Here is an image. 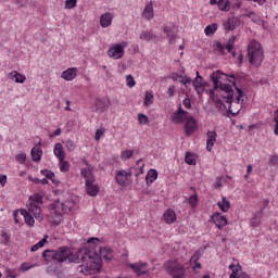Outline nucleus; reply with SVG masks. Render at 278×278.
<instances>
[{
    "instance_id": "obj_6",
    "label": "nucleus",
    "mask_w": 278,
    "mask_h": 278,
    "mask_svg": "<svg viewBox=\"0 0 278 278\" xmlns=\"http://www.w3.org/2000/svg\"><path fill=\"white\" fill-rule=\"evenodd\" d=\"M134 173L131 169L125 170V169H119L115 174V181L118 186H122V188H125L127 186V179L131 177Z\"/></svg>"
},
{
    "instance_id": "obj_19",
    "label": "nucleus",
    "mask_w": 278,
    "mask_h": 278,
    "mask_svg": "<svg viewBox=\"0 0 278 278\" xmlns=\"http://www.w3.org/2000/svg\"><path fill=\"white\" fill-rule=\"evenodd\" d=\"M53 153L58 157L59 162H64L66 159V153L64 152V146L62 143H55Z\"/></svg>"
},
{
    "instance_id": "obj_64",
    "label": "nucleus",
    "mask_w": 278,
    "mask_h": 278,
    "mask_svg": "<svg viewBox=\"0 0 278 278\" xmlns=\"http://www.w3.org/2000/svg\"><path fill=\"white\" fill-rule=\"evenodd\" d=\"M5 273H7V277H9V278H16L17 277L16 274H10V268H5Z\"/></svg>"
},
{
    "instance_id": "obj_43",
    "label": "nucleus",
    "mask_w": 278,
    "mask_h": 278,
    "mask_svg": "<svg viewBox=\"0 0 278 278\" xmlns=\"http://www.w3.org/2000/svg\"><path fill=\"white\" fill-rule=\"evenodd\" d=\"M134 157V151L132 150H126L122 152L121 160L123 162H126V160H131Z\"/></svg>"
},
{
    "instance_id": "obj_37",
    "label": "nucleus",
    "mask_w": 278,
    "mask_h": 278,
    "mask_svg": "<svg viewBox=\"0 0 278 278\" xmlns=\"http://www.w3.org/2000/svg\"><path fill=\"white\" fill-rule=\"evenodd\" d=\"M140 40H157V36L155 34H153V31L149 30V31H143L140 35Z\"/></svg>"
},
{
    "instance_id": "obj_52",
    "label": "nucleus",
    "mask_w": 278,
    "mask_h": 278,
    "mask_svg": "<svg viewBox=\"0 0 278 278\" xmlns=\"http://www.w3.org/2000/svg\"><path fill=\"white\" fill-rule=\"evenodd\" d=\"M199 260H201V252L200 251H195L193 253V255L190 258L191 264H197V262H199Z\"/></svg>"
},
{
    "instance_id": "obj_21",
    "label": "nucleus",
    "mask_w": 278,
    "mask_h": 278,
    "mask_svg": "<svg viewBox=\"0 0 278 278\" xmlns=\"http://www.w3.org/2000/svg\"><path fill=\"white\" fill-rule=\"evenodd\" d=\"M114 18V16H112L111 12H106L104 14H102L100 16V25L101 27L105 28V27H110V25H112V20Z\"/></svg>"
},
{
    "instance_id": "obj_59",
    "label": "nucleus",
    "mask_w": 278,
    "mask_h": 278,
    "mask_svg": "<svg viewBox=\"0 0 278 278\" xmlns=\"http://www.w3.org/2000/svg\"><path fill=\"white\" fill-rule=\"evenodd\" d=\"M1 237L3 238V243L4 244H8V242H10V235H8V232H5V231H3L2 233H1Z\"/></svg>"
},
{
    "instance_id": "obj_46",
    "label": "nucleus",
    "mask_w": 278,
    "mask_h": 278,
    "mask_svg": "<svg viewBox=\"0 0 278 278\" xmlns=\"http://www.w3.org/2000/svg\"><path fill=\"white\" fill-rule=\"evenodd\" d=\"M153 99H154V96L151 92L147 91L143 104L144 105H153Z\"/></svg>"
},
{
    "instance_id": "obj_12",
    "label": "nucleus",
    "mask_w": 278,
    "mask_h": 278,
    "mask_svg": "<svg viewBox=\"0 0 278 278\" xmlns=\"http://www.w3.org/2000/svg\"><path fill=\"white\" fill-rule=\"evenodd\" d=\"M81 163L85 164V166H87V168H83L80 170V174L84 176L85 184H86V182L91 181L92 179H94V175L92 174V165H90V162H88V160L83 159Z\"/></svg>"
},
{
    "instance_id": "obj_44",
    "label": "nucleus",
    "mask_w": 278,
    "mask_h": 278,
    "mask_svg": "<svg viewBox=\"0 0 278 278\" xmlns=\"http://www.w3.org/2000/svg\"><path fill=\"white\" fill-rule=\"evenodd\" d=\"M24 220L28 225V227H34V225H36V219H34V215H31V213H28L24 217Z\"/></svg>"
},
{
    "instance_id": "obj_48",
    "label": "nucleus",
    "mask_w": 278,
    "mask_h": 278,
    "mask_svg": "<svg viewBox=\"0 0 278 278\" xmlns=\"http://www.w3.org/2000/svg\"><path fill=\"white\" fill-rule=\"evenodd\" d=\"M74 8H77V0L65 1V10H73Z\"/></svg>"
},
{
    "instance_id": "obj_10",
    "label": "nucleus",
    "mask_w": 278,
    "mask_h": 278,
    "mask_svg": "<svg viewBox=\"0 0 278 278\" xmlns=\"http://www.w3.org/2000/svg\"><path fill=\"white\" fill-rule=\"evenodd\" d=\"M129 267L135 273V275H137V277H142V275H147V273H149V263H131Z\"/></svg>"
},
{
    "instance_id": "obj_24",
    "label": "nucleus",
    "mask_w": 278,
    "mask_h": 278,
    "mask_svg": "<svg viewBox=\"0 0 278 278\" xmlns=\"http://www.w3.org/2000/svg\"><path fill=\"white\" fill-rule=\"evenodd\" d=\"M163 31L166 34L169 42L177 40V28L176 27L165 26Z\"/></svg>"
},
{
    "instance_id": "obj_30",
    "label": "nucleus",
    "mask_w": 278,
    "mask_h": 278,
    "mask_svg": "<svg viewBox=\"0 0 278 278\" xmlns=\"http://www.w3.org/2000/svg\"><path fill=\"white\" fill-rule=\"evenodd\" d=\"M30 157L33 162H40L42 160V149L40 148H33L30 151Z\"/></svg>"
},
{
    "instance_id": "obj_27",
    "label": "nucleus",
    "mask_w": 278,
    "mask_h": 278,
    "mask_svg": "<svg viewBox=\"0 0 278 278\" xmlns=\"http://www.w3.org/2000/svg\"><path fill=\"white\" fill-rule=\"evenodd\" d=\"M10 79H14L15 84H25L27 77L16 71H13L9 74Z\"/></svg>"
},
{
    "instance_id": "obj_33",
    "label": "nucleus",
    "mask_w": 278,
    "mask_h": 278,
    "mask_svg": "<svg viewBox=\"0 0 278 278\" xmlns=\"http://www.w3.org/2000/svg\"><path fill=\"white\" fill-rule=\"evenodd\" d=\"M155 179H157V169H150L146 176L147 185L151 186Z\"/></svg>"
},
{
    "instance_id": "obj_58",
    "label": "nucleus",
    "mask_w": 278,
    "mask_h": 278,
    "mask_svg": "<svg viewBox=\"0 0 278 278\" xmlns=\"http://www.w3.org/2000/svg\"><path fill=\"white\" fill-rule=\"evenodd\" d=\"M62 134V128H58L52 134L49 135V138H55Z\"/></svg>"
},
{
    "instance_id": "obj_61",
    "label": "nucleus",
    "mask_w": 278,
    "mask_h": 278,
    "mask_svg": "<svg viewBox=\"0 0 278 278\" xmlns=\"http://www.w3.org/2000/svg\"><path fill=\"white\" fill-rule=\"evenodd\" d=\"M172 277L173 278H185L186 271H179V273L173 274Z\"/></svg>"
},
{
    "instance_id": "obj_57",
    "label": "nucleus",
    "mask_w": 278,
    "mask_h": 278,
    "mask_svg": "<svg viewBox=\"0 0 278 278\" xmlns=\"http://www.w3.org/2000/svg\"><path fill=\"white\" fill-rule=\"evenodd\" d=\"M215 104H216V110L217 112H220V110H223V108H225V102H223L222 99H217L215 101Z\"/></svg>"
},
{
    "instance_id": "obj_29",
    "label": "nucleus",
    "mask_w": 278,
    "mask_h": 278,
    "mask_svg": "<svg viewBox=\"0 0 278 278\" xmlns=\"http://www.w3.org/2000/svg\"><path fill=\"white\" fill-rule=\"evenodd\" d=\"M28 212H30V214H33V216H35L36 220H42V208L41 206H33L29 205L28 206Z\"/></svg>"
},
{
    "instance_id": "obj_15",
    "label": "nucleus",
    "mask_w": 278,
    "mask_h": 278,
    "mask_svg": "<svg viewBox=\"0 0 278 278\" xmlns=\"http://www.w3.org/2000/svg\"><path fill=\"white\" fill-rule=\"evenodd\" d=\"M210 5H217L222 12H229L231 10V2L229 0H210Z\"/></svg>"
},
{
    "instance_id": "obj_20",
    "label": "nucleus",
    "mask_w": 278,
    "mask_h": 278,
    "mask_svg": "<svg viewBox=\"0 0 278 278\" xmlns=\"http://www.w3.org/2000/svg\"><path fill=\"white\" fill-rule=\"evenodd\" d=\"M110 108V101H105L103 99H97L96 100V112L99 114H103V112H108V109Z\"/></svg>"
},
{
    "instance_id": "obj_11",
    "label": "nucleus",
    "mask_w": 278,
    "mask_h": 278,
    "mask_svg": "<svg viewBox=\"0 0 278 278\" xmlns=\"http://www.w3.org/2000/svg\"><path fill=\"white\" fill-rule=\"evenodd\" d=\"M199 129V122L192 116H189L185 124V134L187 137L192 136Z\"/></svg>"
},
{
    "instance_id": "obj_42",
    "label": "nucleus",
    "mask_w": 278,
    "mask_h": 278,
    "mask_svg": "<svg viewBox=\"0 0 278 278\" xmlns=\"http://www.w3.org/2000/svg\"><path fill=\"white\" fill-rule=\"evenodd\" d=\"M63 143H65V149H67L71 152L75 151L77 146L75 144V141L73 139H67Z\"/></svg>"
},
{
    "instance_id": "obj_50",
    "label": "nucleus",
    "mask_w": 278,
    "mask_h": 278,
    "mask_svg": "<svg viewBox=\"0 0 278 278\" xmlns=\"http://www.w3.org/2000/svg\"><path fill=\"white\" fill-rule=\"evenodd\" d=\"M274 122H275L274 134L275 136H278V109L274 112Z\"/></svg>"
},
{
    "instance_id": "obj_28",
    "label": "nucleus",
    "mask_w": 278,
    "mask_h": 278,
    "mask_svg": "<svg viewBox=\"0 0 278 278\" xmlns=\"http://www.w3.org/2000/svg\"><path fill=\"white\" fill-rule=\"evenodd\" d=\"M100 257H103V260H106L108 262L112 261V248H99Z\"/></svg>"
},
{
    "instance_id": "obj_49",
    "label": "nucleus",
    "mask_w": 278,
    "mask_h": 278,
    "mask_svg": "<svg viewBox=\"0 0 278 278\" xmlns=\"http://www.w3.org/2000/svg\"><path fill=\"white\" fill-rule=\"evenodd\" d=\"M60 164H62V165L60 166L61 173H68V170H70V168H71V164L68 163V161L60 162Z\"/></svg>"
},
{
    "instance_id": "obj_17",
    "label": "nucleus",
    "mask_w": 278,
    "mask_h": 278,
    "mask_svg": "<svg viewBox=\"0 0 278 278\" xmlns=\"http://www.w3.org/2000/svg\"><path fill=\"white\" fill-rule=\"evenodd\" d=\"M224 29L226 31H233L236 27H239L240 25V18L238 17H230L226 22H224Z\"/></svg>"
},
{
    "instance_id": "obj_41",
    "label": "nucleus",
    "mask_w": 278,
    "mask_h": 278,
    "mask_svg": "<svg viewBox=\"0 0 278 278\" xmlns=\"http://www.w3.org/2000/svg\"><path fill=\"white\" fill-rule=\"evenodd\" d=\"M188 203L191 205L192 210H197V205H199V197L197 193L189 197Z\"/></svg>"
},
{
    "instance_id": "obj_3",
    "label": "nucleus",
    "mask_w": 278,
    "mask_h": 278,
    "mask_svg": "<svg viewBox=\"0 0 278 278\" xmlns=\"http://www.w3.org/2000/svg\"><path fill=\"white\" fill-rule=\"evenodd\" d=\"M248 58L252 66H255L256 68L262 66V62H264V49H262L260 42L253 40L248 45Z\"/></svg>"
},
{
    "instance_id": "obj_26",
    "label": "nucleus",
    "mask_w": 278,
    "mask_h": 278,
    "mask_svg": "<svg viewBox=\"0 0 278 278\" xmlns=\"http://www.w3.org/2000/svg\"><path fill=\"white\" fill-rule=\"evenodd\" d=\"M142 16H143V18H147L148 21H153L154 16H155L153 14V2H150L144 7Z\"/></svg>"
},
{
    "instance_id": "obj_62",
    "label": "nucleus",
    "mask_w": 278,
    "mask_h": 278,
    "mask_svg": "<svg viewBox=\"0 0 278 278\" xmlns=\"http://www.w3.org/2000/svg\"><path fill=\"white\" fill-rule=\"evenodd\" d=\"M169 97H175V86H170L167 90Z\"/></svg>"
},
{
    "instance_id": "obj_55",
    "label": "nucleus",
    "mask_w": 278,
    "mask_h": 278,
    "mask_svg": "<svg viewBox=\"0 0 278 278\" xmlns=\"http://www.w3.org/2000/svg\"><path fill=\"white\" fill-rule=\"evenodd\" d=\"M105 134V128H98L96 130L94 140H101V136Z\"/></svg>"
},
{
    "instance_id": "obj_60",
    "label": "nucleus",
    "mask_w": 278,
    "mask_h": 278,
    "mask_svg": "<svg viewBox=\"0 0 278 278\" xmlns=\"http://www.w3.org/2000/svg\"><path fill=\"white\" fill-rule=\"evenodd\" d=\"M8 184V176L0 174V185L5 186Z\"/></svg>"
},
{
    "instance_id": "obj_35",
    "label": "nucleus",
    "mask_w": 278,
    "mask_h": 278,
    "mask_svg": "<svg viewBox=\"0 0 278 278\" xmlns=\"http://www.w3.org/2000/svg\"><path fill=\"white\" fill-rule=\"evenodd\" d=\"M216 31H218V24L216 23L207 25L204 29L205 36H214Z\"/></svg>"
},
{
    "instance_id": "obj_22",
    "label": "nucleus",
    "mask_w": 278,
    "mask_h": 278,
    "mask_svg": "<svg viewBox=\"0 0 278 278\" xmlns=\"http://www.w3.org/2000/svg\"><path fill=\"white\" fill-rule=\"evenodd\" d=\"M45 197L40 193H35L29 197V205L42 207Z\"/></svg>"
},
{
    "instance_id": "obj_8",
    "label": "nucleus",
    "mask_w": 278,
    "mask_h": 278,
    "mask_svg": "<svg viewBox=\"0 0 278 278\" xmlns=\"http://www.w3.org/2000/svg\"><path fill=\"white\" fill-rule=\"evenodd\" d=\"M170 121L176 125L185 123V121H188V111L184 110L181 104H178V110L172 114Z\"/></svg>"
},
{
    "instance_id": "obj_53",
    "label": "nucleus",
    "mask_w": 278,
    "mask_h": 278,
    "mask_svg": "<svg viewBox=\"0 0 278 278\" xmlns=\"http://www.w3.org/2000/svg\"><path fill=\"white\" fill-rule=\"evenodd\" d=\"M197 77L193 79V86H201L203 83V76L199 75V72L195 73Z\"/></svg>"
},
{
    "instance_id": "obj_39",
    "label": "nucleus",
    "mask_w": 278,
    "mask_h": 278,
    "mask_svg": "<svg viewBox=\"0 0 278 278\" xmlns=\"http://www.w3.org/2000/svg\"><path fill=\"white\" fill-rule=\"evenodd\" d=\"M185 162L186 164H189V166L197 165V159L194 157V154H192V152H186Z\"/></svg>"
},
{
    "instance_id": "obj_23",
    "label": "nucleus",
    "mask_w": 278,
    "mask_h": 278,
    "mask_svg": "<svg viewBox=\"0 0 278 278\" xmlns=\"http://www.w3.org/2000/svg\"><path fill=\"white\" fill-rule=\"evenodd\" d=\"M163 218L165 223H167V225H173V223L177 220V214L175 213V211L168 208L165 211Z\"/></svg>"
},
{
    "instance_id": "obj_25",
    "label": "nucleus",
    "mask_w": 278,
    "mask_h": 278,
    "mask_svg": "<svg viewBox=\"0 0 278 278\" xmlns=\"http://www.w3.org/2000/svg\"><path fill=\"white\" fill-rule=\"evenodd\" d=\"M206 136V150L212 151V149H214V142H216V131L208 130Z\"/></svg>"
},
{
    "instance_id": "obj_63",
    "label": "nucleus",
    "mask_w": 278,
    "mask_h": 278,
    "mask_svg": "<svg viewBox=\"0 0 278 278\" xmlns=\"http://www.w3.org/2000/svg\"><path fill=\"white\" fill-rule=\"evenodd\" d=\"M240 269H241V268H239V269H233L229 278H237V277H239V276H238V273L240 271Z\"/></svg>"
},
{
    "instance_id": "obj_13",
    "label": "nucleus",
    "mask_w": 278,
    "mask_h": 278,
    "mask_svg": "<svg viewBox=\"0 0 278 278\" xmlns=\"http://www.w3.org/2000/svg\"><path fill=\"white\" fill-rule=\"evenodd\" d=\"M211 220H212V223H214V225H216V227L218 229H223V227H226V225L228 223L227 217L219 212L214 213L211 216Z\"/></svg>"
},
{
    "instance_id": "obj_5",
    "label": "nucleus",
    "mask_w": 278,
    "mask_h": 278,
    "mask_svg": "<svg viewBox=\"0 0 278 278\" xmlns=\"http://www.w3.org/2000/svg\"><path fill=\"white\" fill-rule=\"evenodd\" d=\"M229 84H231L235 88L236 91H233V101L231 103H229V108H228V114H231L232 116H238V114H240V108H242V104L244 103V91L242 90V88L238 87V85L236 84V80H229ZM241 103V104H240ZM233 105H240V108L237 109H231L233 108Z\"/></svg>"
},
{
    "instance_id": "obj_18",
    "label": "nucleus",
    "mask_w": 278,
    "mask_h": 278,
    "mask_svg": "<svg viewBox=\"0 0 278 278\" xmlns=\"http://www.w3.org/2000/svg\"><path fill=\"white\" fill-rule=\"evenodd\" d=\"M61 77L65 79V81H73L75 77H77V67H70L61 74Z\"/></svg>"
},
{
    "instance_id": "obj_31",
    "label": "nucleus",
    "mask_w": 278,
    "mask_h": 278,
    "mask_svg": "<svg viewBox=\"0 0 278 278\" xmlns=\"http://www.w3.org/2000/svg\"><path fill=\"white\" fill-rule=\"evenodd\" d=\"M219 210L224 213L229 212V210H231V202H229V200H227L226 197L222 198V201L217 203Z\"/></svg>"
},
{
    "instance_id": "obj_54",
    "label": "nucleus",
    "mask_w": 278,
    "mask_h": 278,
    "mask_svg": "<svg viewBox=\"0 0 278 278\" xmlns=\"http://www.w3.org/2000/svg\"><path fill=\"white\" fill-rule=\"evenodd\" d=\"M193 88L198 94H203V92H205V84L195 85Z\"/></svg>"
},
{
    "instance_id": "obj_45",
    "label": "nucleus",
    "mask_w": 278,
    "mask_h": 278,
    "mask_svg": "<svg viewBox=\"0 0 278 278\" xmlns=\"http://www.w3.org/2000/svg\"><path fill=\"white\" fill-rule=\"evenodd\" d=\"M138 123L139 125H149V116L143 113L138 114Z\"/></svg>"
},
{
    "instance_id": "obj_9",
    "label": "nucleus",
    "mask_w": 278,
    "mask_h": 278,
    "mask_svg": "<svg viewBox=\"0 0 278 278\" xmlns=\"http://www.w3.org/2000/svg\"><path fill=\"white\" fill-rule=\"evenodd\" d=\"M109 58H112V60H121L123 55H125V48H123V45L115 43L108 50Z\"/></svg>"
},
{
    "instance_id": "obj_47",
    "label": "nucleus",
    "mask_w": 278,
    "mask_h": 278,
    "mask_svg": "<svg viewBox=\"0 0 278 278\" xmlns=\"http://www.w3.org/2000/svg\"><path fill=\"white\" fill-rule=\"evenodd\" d=\"M16 163L17 164H25L27 160V154L26 153H20L15 156Z\"/></svg>"
},
{
    "instance_id": "obj_16",
    "label": "nucleus",
    "mask_w": 278,
    "mask_h": 278,
    "mask_svg": "<svg viewBox=\"0 0 278 278\" xmlns=\"http://www.w3.org/2000/svg\"><path fill=\"white\" fill-rule=\"evenodd\" d=\"M85 186L89 197H97L99 194V185H94V178L85 182Z\"/></svg>"
},
{
    "instance_id": "obj_36",
    "label": "nucleus",
    "mask_w": 278,
    "mask_h": 278,
    "mask_svg": "<svg viewBox=\"0 0 278 278\" xmlns=\"http://www.w3.org/2000/svg\"><path fill=\"white\" fill-rule=\"evenodd\" d=\"M41 175L46 177V179H51L52 184H55V186H58V181L55 180V173L49 169H41Z\"/></svg>"
},
{
    "instance_id": "obj_34",
    "label": "nucleus",
    "mask_w": 278,
    "mask_h": 278,
    "mask_svg": "<svg viewBox=\"0 0 278 278\" xmlns=\"http://www.w3.org/2000/svg\"><path fill=\"white\" fill-rule=\"evenodd\" d=\"M251 227H258L262 225V213H255L250 219Z\"/></svg>"
},
{
    "instance_id": "obj_2",
    "label": "nucleus",
    "mask_w": 278,
    "mask_h": 278,
    "mask_svg": "<svg viewBox=\"0 0 278 278\" xmlns=\"http://www.w3.org/2000/svg\"><path fill=\"white\" fill-rule=\"evenodd\" d=\"M223 77H230V79H233V81H238L239 79V77L236 74L227 75L223 73V71L220 70L213 72L210 75V79L214 84V89L210 90V97L212 101H214V97L216 96L215 90H220V92H224V94H222L224 101L226 103H231L235 99L233 88L231 87V85L223 84Z\"/></svg>"
},
{
    "instance_id": "obj_32",
    "label": "nucleus",
    "mask_w": 278,
    "mask_h": 278,
    "mask_svg": "<svg viewBox=\"0 0 278 278\" xmlns=\"http://www.w3.org/2000/svg\"><path fill=\"white\" fill-rule=\"evenodd\" d=\"M60 207H61V212H63L64 214H68V212H71V210H73V207H75V202H73V201L61 202L60 201Z\"/></svg>"
},
{
    "instance_id": "obj_4",
    "label": "nucleus",
    "mask_w": 278,
    "mask_h": 278,
    "mask_svg": "<svg viewBox=\"0 0 278 278\" xmlns=\"http://www.w3.org/2000/svg\"><path fill=\"white\" fill-rule=\"evenodd\" d=\"M66 247H60L58 250H45L42 257L46 264H64L66 262Z\"/></svg>"
},
{
    "instance_id": "obj_14",
    "label": "nucleus",
    "mask_w": 278,
    "mask_h": 278,
    "mask_svg": "<svg viewBox=\"0 0 278 278\" xmlns=\"http://www.w3.org/2000/svg\"><path fill=\"white\" fill-rule=\"evenodd\" d=\"M48 210H49L50 214H54V216H56L58 225H60V223H62V208L60 206V200H55L54 203L50 204L48 206Z\"/></svg>"
},
{
    "instance_id": "obj_7",
    "label": "nucleus",
    "mask_w": 278,
    "mask_h": 278,
    "mask_svg": "<svg viewBox=\"0 0 278 278\" xmlns=\"http://www.w3.org/2000/svg\"><path fill=\"white\" fill-rule=\"evenodd\" d=\"M233 47H236V36L230 37L225 46L220 41L215 43V49L220 55H225V49H227L228 53H231Z\"/></svg>"
},
{
    "instance_id": "obj_38",
    "label": "nucleus",
    "mask_w": 278,
    "mask_h": 278,
    "mask_svg": "<svg viewBox=\"0 0 278 278\" xmlns=\"http://www.w3.org/2000/svg\"><path fill=\"white\" fill-rule=\"evenodd\" d=\"M47 238H49V236H45L38 243L34 244L31 248H30V251L33 253H36V251H38L39 249H42V247H45V244H47Z\"/></svg>"
},
{
    "instance_id": "obj_56",
    "label": "nucleus",
    "mask_w": 278,
    "mask_h": 278,
    "mask_svg": "<svg viewBox=\"0 0 278 278\" xmlns=\"http://www.w3.org/2000/svg\"><path fill=\"white\" fill-rule=\"evenodd\" d=\"M182 104L187 110H192V100H190V98H186L182 101Z\"/></svg>"
},
{
    "instance_id": "obj_40",
    "label": "nucleus",
    "mask_w": 278,
    "mask_h": 278,
    "mask_svg": "<svg viewBox=\"0 0 278 278\" xmlns=\"http://www.w3.org/2000/svg\"><path fill=\"white\" fill-rule=\"evenodd\" d=\"M186 271V268L182 265H174L172 267H168L169 275H175L177 273H184Z\"/></svg>"
},
{
    "instance_id": "obj_1",
    "label": "nucleus",
    "mask_w": 278,
    "mask_h": 278,
    "mask_svg": "<svg viewBox=\"0 0 278 278\" xmlns=\"http://www.w3.org/2000/svg\"><path fill=\"white\" fill-rule=\"evenodd\" d=\"M88 244H92L91 249L83 248L79 249L75 254L71 252V248L66 247V260H68L70 264H80L77 267L78 273H83V275H91L94 270H100L101 262L94 261L99 260V253L94 251L97 249V242H99V238L92 237L88 239Z\"/></svg>"
},
{
    "instance_id": "obj_51",
    "label": "nucleus",
    "mask_w": 278,
    "mask_h": 278,
    "mask_svg": "<svg viewBox=\"0 0 278 278\" xmlns=\"http://www.w3.org/2000/svg\"><path fill=\"white\" fill-rule=\"evenodd\" d=\"M126 81H127L128 88H134V86H136V79L131 75L126 76Z\"/></svg>"
}]
</instances>
